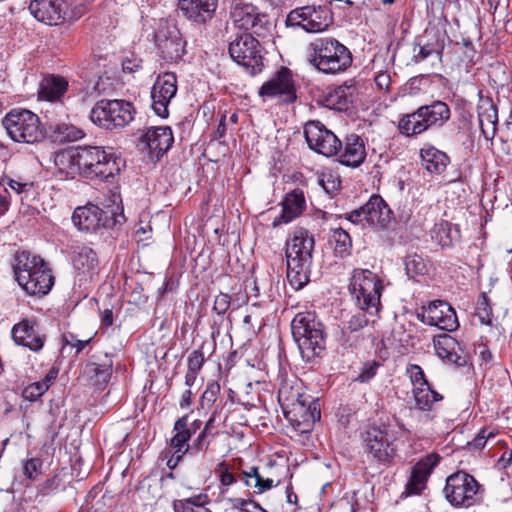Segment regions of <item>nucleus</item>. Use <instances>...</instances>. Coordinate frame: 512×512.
Segmentation results:
<instances>
[{"label":"nucleus","mask_w":512,"mask_h":512,"mask_svg":"<svg viewBox=\"0 0 512 512\" xmlns=\"http://www.w3.org/2000/svg\"><path fill=\"white\" fill-rule=\"evenodd\" d=\"M300 396L299 393L296 394L298 398ZM296 404H294V408H297V412L301 417L307 418L311 420V422L316 423L321 419V405L319 399L312 400L309 405L306 407L304 402H301L297 399Z\"/></svg>","instance_id":"obj_42"},{"label":"nucleus","mask_w":512,"mask_h":512,"mask_svg":"<svg viewBox=\"0 0 512 512\" xmlns=\"http://www.w3.org/2000/svg\"><path fill=\"white\" fill-rule=\"evenodd\" d=\"M383 285L380 277L368 269H355L349 283L351 298L360 310L378 314Z\"/></svg>","instance_id":"obj_4"},{"label":"nucleus","mask_w":512,"mask_h":512,"mask_svg":"<svg viewBox=\"0 0 512 512\" xmlns=\"http://www.w3.org/2000/svg\"><path fill=\"white\" fill-rule=\"evenodd\" d=\"M32 329L33 326L29 325L27 321H22L16 324L12 329V337L14 341L19 344L20 342L27 340L30 333H32Z\"/></svg>","instance_id":"obj_55"},{"label":"nucleus","mask_w":512,"mask_h":512,"mask_svg":"<svg viewBox=\"0 0 512 512\" xmlns=\"http://www.w3.org/2000/svg\"><path fill=\"white\" fill-rule=\"evenodd\" d=\"M443 363L454 365L456 368H467L469 371L472 368L470 354H438Z\"/></svg>","instance_id":"obj_50"},{"label":"nucleus","mask_w":512,"mask_h":512,"mask_svg":"<svg viewBox=\"0 0 512 512\" xmlns=\"http://www.w3.org/2000/svg\"><path fill=\"white\" fill-rule=\"evenodd\" d=\"M43 344H44L43 336L38 334L33 328L32 333H30V336L27 338V340L20 342L18 345L27 347L32 351H38L43 347Z\"/></svg>","instance_id":"obj_60"},{"label":"nucleus","mask_w":512,"mask_h":512,"mask_svg":"<svg viewBox=\"0 0 512 512\" xmlns=\"http://www.w3.org/2000/svg\"><path fill=\"white\" fill-rule=\"evenodd\" d=\"M310 65L325 74L346 71L352 64L350 50L333 37H317L306 47Z\"/></svg>","instance_id":"obj_3"},{"label":"nucleus","mask_w":512,"mask_h":512,"mask_svg":"<svg viewBox=\"0 0 512 512\" xmlns=\"http://www.w3.org/2000/svg\"><path fill=\"white\" fill-rule=\"evenodd\" d=\"M29 10L38 21L59 25L66 20L69 4L67 0H32Z\"/></svg>","instance_id":"obj_19"},{"label":"nucleus","mask_w":512,"mask_h":512,"mask_svg":"<svg viewBox=\"0 0 512 512\" xmlns=\"http://www.w3.org/2000/svg\"><path fill=\"white\" fill-rule=\"evenodd\" d=\"M338 161L342 165L357 168L366 158V150L363 139L356 135L351 134L345 138L344 146L341 145V150L337 154Z\"/></svg>","instance_id":"obj_26"},{"label":"nucleus","mask_w":512,"mask_h":512,"mask_svg":"<svg viewBox=\"0 0 512 512\" xmlns=\"http://www.w3.org/2000/svg\"><path fill=\"white\" fill-rule=\"evenodd\" d=\"M278 354L279 365L282 367L284 364L288 365L290 369H294L295 372L300 370L314 369L315 365L318 364L316 357L319 354Z\"/></svg>","instance_id":"obj_37"},{"label":"nucleus","mask_w":512,"mask_h":512,"mask_svg":"<svg viewBox=\"0 0 512 512\" xmlns=\"http://www.w3.org/2000/svg\"><path fill=\"white\" fill-rule=\"evenodd\" d=\"M365 206L367 225L379 229H385L389 226L393 218V212L380 196H372Z\"/></svg>","instance_id":"obj_27"},{"label":"nucleus","mask_w":512,"mask_h":512,"mask_svg":"<svg viewBox=\"0 0 512 512\" xmlns=\"http://www.w3.org/2000/svg\"><path fill=\"white\" fill-rule=\"evenodd\" d=\"M314 246V236L303 228L295 230L286 242L287 279L295 290L310 281Z\"/></svg>","instance_id":"obj_2"},{"label":"nucleus","mask_w":512,"mask_h":512,"mask_svg":"<svg viewBox=\"0 0 512 512\" xmlns=\"http://www.w3.org/2000/svg\"><path fill=\"white\" fill-rule=\"evenodd\" d=\"M407 373L410 376L412 383L415 387H423L429 385L425 378L422 368L418 365L412 364L407 368Z\"/></svg>","instance_id":"obj_56"},{"label":"nucleus","mask_w":512,"mask_h":512,"mask_svg":"<svg viewBox=\"0 0 512 512\" xmlns=\"http://www.w3.org/2000/svg\"><path fill=\"white\" fill-rule=\"evenodd\" d=\"M42 461L39 458H31L24 464V474L29 479H35L41 472Z\"/></svg>","instance_id":"obj_61"},{"label":"nucleus","mask_w":512,"mask_h":512,"mask_svg":"<svg viewBox=\"0 0 512 512\" xmlns=\"http://www.w3.org/2000/svg\"><path fill=\"white\" fill-rule=\"evenodd\" d=\"M422 166L432 174H441L450 163L449 156L432 145H425L420 150Z\"/></svg>","instance_id":"obj_30"},{"label":"nucleus","mask_w":512,"mask_h":512,"mask_svg":"<svg viewBox=\"0 0 512 512\" xmlns=\"http://www.w3.org/2000/svg\"><path fill=\"white\" fill-rule=\"evenodd\" d=\"M219 392L220 385L217 382L209 383L201 397L202 407L212 405L216 401Z\"/></svg>","instance_id":"obj_57"},{"label":"nucleus","mask_w":512,"mask_h":512,"mask_svg":"<svg viewBox=\"0 0 512 512\" xmlns=\"http://www.w3.org/2000/svg\"><path fill=\"white\" fill-rule=\"evenodd\" d=\"M47 391V386L40 382H34L26 386L22 391V397L25 400L34 402L41 398V396Z\"/></svg>","instance_id":"obj_52"},{"label":"nucleus","mask_w":512,"mask_h":512,"mask_svg":"<svg viewBox=\"0 0 512 512\" xmlns=\"http://www.w3.org/2000/svg\"><path fill=\"white\" fill-rule=\"evenodd\" d=\"M482 486L470 474L456 472L446 480L444 493L446 499L455 507H470L481 500Z\"/></svg>","instance_id":"obj_11"},{"label":"nucleus","mask_w":512,"mask_h":512,"mask_svg":"<svg viewBox=\"0 0 512 512\" xmlns=\"http://www.w3.org/2000/svg\"><path fill=\"white\" fill-rule=\"evenodd\" d=\"M287 22L292 26L301 27L306 32L317 33L333 24V14L327 5H306L290 11Z\"/></svg>","instance_id":"obj_13"},{"label":"nucleus","mask_w":512,"mask_h":512,"mask_svg":"<svg viewBox=\"0 0 512 512\" xmlns=\"http://www.w3.org/2000/svg\"><path fill=\"white\" fill-rule=\"evenodd\" d=\"M355 87L340 85L329 91L324 98L325 105L337 111H346L353 102Z\"/></svg>","instance_id":"obj_33"},{"label":"nucleus","mask_w":512,"mask_h":512,"mask_svg":"<svg viewBox=\"0 0 512 512\" xmlns=\"http://www.w3.org/2000/svg\"><path fill=\"white\" fill-rule=\"evenodd\" d=\"M400 431L390 426L370 427L361 434L362 447L373 461L389 466L397 456Z\"/></svg>","instance_id":"obj_5"},{"label":"nucleus","mask_w":512,"mask_h":512,"mask_svg":"<svg viewBox=\"0 0 512 512\" xmlns=\"http://www.w3.org/2000/svg\"><path fill=\"white\" fill-rule=\"evenodd\" d=\"M417 317L424 324L436 326L441 330L452 332L459 327L454 308L443 300H435L423 306Z\"/></svg>","instance_id":"obj_15"},{"label":"nucleus","mask_w":512,"mask_h":512,"mask_svg":"<svg viewBox=\"0 0 512 512\" xmlns=\"http://www.w3.org/2000/svg\"><path fill=\"white\" fill-rule=\"evenodd\" d=\"M259 95L269 98L279 97L286 103L294 102L297 95L292 72L286 67H281L270 80L260 87Z\"/></svg>","instance_id":"obj_17"},{"label":"nucleus","mask_w":512,"mask_h":512,"mask_svg":"<svg viewBox=\"0 0 512 512\" xmlns=\"http://www.w3.org/2000/svg\"><path fill=\"white\" fill-rule=\"evenodd\" d=\"M69 160L86 179L112 182L124 166V160L100 146H78L69 152Z\"/></svg>","instance_id":"obj_1"},{"label":"nucleus","mask_w":512,"mask_h":512,"mask_svg":"<svg viewBox=\"0 0 512 512\" xmlns=\"http://www.w3.org/2000/svg\"><path fill=\"white\" fill-rule=\"evenodd\" d=\"M216 472L220 474V483L223 486H230L236 482L234 475L229 471L225 462L218 464Z\"/></svg>","instance_id":"obj_62"},{"label":"nucleus","mask_w":512,"mask_h":512,"mask_svg":"<svg viewBox=\"0 0 512 512\" xmlns=\"http://www.w3.org/2000/svg\"><path fill=\"white\" fill-rule=\"evenodd\" d=\"M433 343L436 352H457L462 350L461 344L447 333L435 336Z\"/></svg>","instance_id":"obj_43"},{"label":"nucleus","mask_w":512,"mask_h":512,"mask_svg":"<svg viewBox=\"0 0 512 512\" xmlns=\"http://www.w3.org/2000/svg\"><path fill=\"white\" fill-rule=\"evenodd\" d=\"M291 329L300 352L326 349L323 325L316 320L313 312L298 313L292 320Z\"/></svg>","instance_id":"obj_10"},{"label":"nucleus","mask_w":512,"mask_h":512,"mask_svg":"<svg viewBox=\"0 0 512 512\" xmlns=\"http://www.w3.org/2000/svg\"><path fill=\"white\" fill-rule=\"evenodd\" d=\"M177 92V78L172 72L158 75L151 90L152 108L156 115L166 117L168 104Z\"/></svg>","instance_id":"obj_18"},{"label":"nucleus","mask_w":512,"mask_h":512,"mask_svg":"<svg viewBox=\"0 0 512 512\" xmlns=\"http://www.w3.org/2000/svg\"><path fill=\"white\" fill-rule=\"evenodd\" d=\"M155 44L161 57L169 62L179 61L185 53V41L175 25L166 24L154 35Z\"/></svg>","instance_id":"obj_16"},{"label":"nucleus","mask_w":512,"mask_h":512,"mask_svg":"<svg viewBox=\"0 0 512 512\" xmlns=\"http://www.w3.org/2000/svg\"><path fill=\"white\" fill-rule=\"evenodd\" d=\"M231 304V297L228 294L220 293L216 296L213 310L219 315L223 316L229 309Z\"/></svg>","instance_id":"obj_59"},{"label":"nucleus","mask_w":512,"mask_h":512,"mask_svg":"<svg viewBox=\"0 0 512 512\" xmlns=\"http://www.w3.org/2000/svg\"><path fill=\"white\" fill-rule=\"evenodd\" d=\"M380 366L381 362L376 360L364 363L360 374L356 377L355 380L361 383L370 381L376 375L377 369Z\"/></svg>","instance_id":"obj_53"},{"label":"nucleus","mask_w":512,"mask_h":512,"mask_svg":"<svg viewBox=\"0 0 512 512\" xmlns=\"http://www.w3.org/2000/svg\"><path fill=\"white\" fill-rule=\"evenodd\" d=\"M73 265L81 273L92 276L96 273L99 265L96 252L87 246L79 248L73 259Z\"/></svg>","instance_id":"obj_36"},{"label":"nucleus","mask_w":512,"mask_h":512,"mask_svg":"<svg viewBox=\"0 0 512 512\" xmlns=\"http://www.w3.org/2000/svg\"><path fill=\"white\" fill-rule=\"evenodd\" d=\"M282 213L273 221V226L289 223L302 214L306 207L304 193L300 189H294L286 194L282 202Z\"/></svg>","instance_id":"obj_28"},{"label":"nucleus","mask_w":512,"mask_h":512,"mask_svg":"<svg viewBox=\"0 0 512 512\" xmlns=\"http://www.w3.org/2000/svg\"><path fill=\"white\" fill-rule=\"evenodd\" d=\"M32 329L33 326L29 325L27 321H22L16 324L12 329V337L14 341L19 344L20 342L27 340L30 333H32Z\"/></svg>","instance_id":"obj_54"},{"label":"nucleus","mask_w":512,"mask_h":512,"mask_svg":"<svg viewBox=\"0 0 512 512\" xmlns=\"http://www.w3.org/2000/svg\"><path fill=\"white\" fill-rule=\"evenodd\" d=\"M53 137L59 142H70L81 139L84 133L79 128L67 124V123H56L50 126Z\"/></svg>","instance_id":"obj_39"},{"label":"nucleus","mask_w":512,"mask_h":512,"mask_svg":"<svg viewBox=\"0 0 512 512\" xmlns=\"http://www.w3.org/2000/svg\"><path fill=\"white\" fill-rule=\"evenodd\" d=\"M285 417L292 424V426L301 434L309 433L314 427V422L311 420L301 417L297 412V408H293L292 411L286 412Z\"/></svg>","instance_id":"obj_46"},{"label":"nucleus","mask_w":512,"mask_h":512,"mask_svg":"<svg viewBox=\"0 0 512 512\" xmlns=\"http://www.w3.org/2000/svg\"><path fill=\"white\" fill-rule=\"evenodd\" d=\"M74 225L81 231L94 232L105 227L108 221L106 213L98 206L88 204L77 207L72 215Z\"/></svg>","instance_id":"obj_20"},{"label":"nucleus","mask_w":512,"mask_h":512,"mask_svg":"<svg viewBox=\"0 0 512 512\" xmlns=\"http://www.w3.org/2000/svg\"><path fill=\"white\" fill-rule=\"evenodd\" d=\"M43 263L45 261L40 256L26 250L17 251L13 257L12 268L18 284L26 281L27 274L32 273Z\"/></svg>","instance_id":"obj_29"},{"label":"nucleus","mask_w":512,"mask_h":512,"mask_svg":"<svg viewBox=\"0 0 512 512\" xmlns=\"http://www.w3.org/2000/svg\"><path fill=\"white\" fill-rule=\"evenodd\" d=\"M228 51L233 61L244 67L251 75L262 71L264 66L262 48L253 35H238L230 42Z\"/></svg>","instance_id":"obj_12"},{"label":"nucleus","mask_w":512,"mask_h":512,"mask_svg":"<svg viewBox=\"0 0 512 512\" xmlns=\"http://www.w3.org/2000/svg\"><path fill=\"white\" fill-rule=\"evenodd\" d=\"M475 315L479 318L481 324L490 325L492 322V306L485 292H482L477 300Z\"/></svg>","instance_id":"obj_44"},{"label":"nucleus","mask_w":512,"mask_h":512,"mask_svg":"<svg viewBox=\"0 0 512 512\" xmlns=\"http://www.w3.org/2000/svg\"><path fill=\"white\" fill-rule=\"evenodd\" d=\"M101 362H89L84 367V374L93 382L94 385L103 389L109 382L112 376L113 362L107 357Z\"/></svg>","instance_id":"obj_34"},{"label":"nucleus","mask_w":512,"mask_h":512,"mask_svg":"<svg viewBox=\"0 0 512 512\" xmlns=\"http://www.w3.org/2000/svg\"><path fill=\"white\" fill-rule=\"evenodd\" d=\"M440 456L436 453L428 454L421 458L412 468L411 476L406 485V490L410 494H419L425 488L426 482L440 461Z\"/></svg>","instance_id":"obj_21"},{"label":"nucleus","mask_w":512,"mask_h":512,"mask_svg":"<svg viewBox=\"0 0 512 512\" xmlns=\"http://www.w3.org/2000/svg\"><path fill=\"white\" fill-rule=\"evenodd\" d=\"M345 218L353 224H361L364 226L366 224V206L363 205L360 208L345 214Z\"/></svg>","instance_id":"obj_63"},{"label":"nucleus","mask_w":512,"mask_h":512,"mask_svg":"<svg viewBox=\"0 0 512 512\" xmlns=\"http://www.w3.org/2000/svg\"><path fill=\"white\" fill-rule=\"evenodd\" d=\"M61 485V479L58 476H53L46 479L38 487V493L42 496H48L55 492Z\"/></svg>","instance_id":"obj_58"},{"label":"nucleus","mask_w":512,"mask_h":512,"mask_svg":"<svg viewBox=\"0 0 512 512\" xmlns=\"http://www.w3.org/2000/svg\"><path fill=\"white\" fill-rule=\"evenodd\" d=\"M377 315L360 309L354 313L347 322L346 327L342 330L343 348H360L358 343L364 340V338L358 332L368 326L369 323H373Z\"/></svg>","instance_id":"obj_23"},{"label":"nucleus","mask_w":512,"mask_h":512,"mask_svg":"<svg viewBox=\"0 0 512 512\" xmlns=\"http://www.w3.org/2000/svg\"><path fill=\"white\" fill-rule=\"evenodd\" d=\"M2 124L15 142L35 144L45 139V128L39 117L30 110L12 109L3 118Z\"/></svg>","instance_id":"obj_6"},{"label":"nucleus","mask_w":512,"mask_h":512,"mask_svg":"<svg viewBox=\"0 0 512 512\" xmlns=\"http://www.w3.org/2000/svg\"><path fill=\"white\" fill-rule=\"evenodd\" d=\"M434 238L441 247H449L452 245L451 229L447 222L436 224L433 230Z\"/></svg>","instance_id":"obj_51"},{"label":"nucleus","mask_w":512,"mask_h":512,"mask_svg":"<svg viewBox=\"0 0 512 512\" xmlns=\"http://www.w3.org/2000/svg\"><path fill=\"white\" fill-rule=\"evenodd\" d=\"M478 120L484 138L493 140L498 124L497 107L490 101L483 102L478 106Z\"/></svg>","instance_id":"obj_32"},{"label":"nucleus","mask_w":512,"mask_h":512,"mask_svg":"<svg viewBox=\"0 0 512 512\" xmlns=\"http://www.w3.org/2000/svg\"><path fill=\"white\" fill-rule=\"evenodd\" d=\"M204 363L203 354H192L188 358V371L198 374Z\"/></svg>","instance_id":"obj_64"},{"label":"nucleus","mask_w":512,"mask_h":512,"mask_svg":"<svg viewBox=\"0 0 512 512\" xmlns=\"http://www.w3.org/2000/svg\"><path fill=\"white\" fill-rule=\"evenodd\" d=\"M443 50V44L438 41L419 45L418 52L416 53L414 50L413 61L415 63H420L430 57H434L438 61H441Z\"/></svg>","instance_id":"obj_41"},{"label":"nucleus","mask_w":512,"mask_h":512,"mask_svg":"<svg viewBox=\"0 0 512 512\" xmlns=\"http://www.w3.org/2000/svg\"><path fill=\"white\" fill-rule=\"evenodd\" d=\"M332 239L335 242L334 251L340 256L349 253L352 246V240L347 231L342 228L335 229L332 234Z\"/></svg>","instance_id":"obj_45"},{"label":"nucleus","mask_w":512,"mask_h":512,"mask_svg":"<svg viewBox=\"0 0 512 512\" xmlns=\"http://www.w3.org/2000/svg\"><path fill=\"white\" fill-rule=\"evenodd\" d=\"M217 4L218 0H179L178 7L187 19L203 24L212 18Z\"/></svg>","instance_id":"obj_24"},{"label":"nucleus","mask_w":512,"mask_h":512,"mask_svg":"<svg viewBox=\"0 0 512 512\" xmlns=\"http://www.w3.org/2000/svg\"><path fill=\"white\" fill-rule=\"evenodd\" d=\"M230 18L237 28L245 31L244 34L259 38H267L272 34L273 24L269 15L251 3H233L230 7Z\"/></svg>","instance_id":"obj_9"},{"label":"nucleus","mask_w":512,"mask_h":512,"mask_svg":"<svg viewBox=\"0 0 512 512\" xmlns=\"http://www.w3.org/2000/svg\"><path fill=\"white\" fill-rule=\"evenodd\" d=\"M308 146L326 157L336 156L341 150V141L319 121H309L304 127Z\"/></svg>","instance_id":"obj_14"},{"label":"nucleus","mask_w":512,"mask_h":512,"mask_svg":"<svg viewBox=\"0 0 512 512\" xmlns=\"http://www.w3.org/2000/svg\"><path fill=\"white\" fill-rule=\"evenodd\" d=\"M174 142L172 130L168 126L152 127L140 138L141 149L155 152L157 158L167 152Z\"/></svg>","instance_id":"obj_22"},{"label":"nucleus","mask_w":512,"mask_h":512,"mask_svg":"<svg viewBox=\"0 0 512 512\" xmlns=\"http://www.w3.org/2000/svg\"><path fill=\"white\" fill-rule=\"evenodd\" d=\"M413 394L416 407L422 411L430 410L434 402L442 399V396L438 392L432 390L430 385L415 387Z\"/></svg>","instance_id":"obj_38"},{"label":"nucleus","mask_w":512,"mask_h":512,"mask_svg":"<svg viewBox=\"0 0 512 512\" xmlns=\"http://www.w3.org/2000/svg\"><path fill=\"white\" fill-rule=\"evenodd\" d=\"M450 118L448 105L441 101H435L431 105L419 107L413 113L405 115L399 122V130L402 134L413 136L426 131L434 125H442Z\"/></svg>","instance_id":"obj_8"},{"label":"nucleus","mask_w":512,"mask_h":512,"mask_svg":"<svg viewBox=\"0 0 512 512\" xmlns=\"http://www.w3.org/2000/svg\"><path fill=\"white\" fill-rule=\"evenodd\" d=\"M405 271L409 278L427 274L428 267L425 259L417 253L408 254L404 259Z\"/></svg>","instance_id":"obj_40"},{"label":"nucleus","mask_w":512,"mask_h":512,"mask_svg":"<svg viewBox=\"0 0 512 512\" xmlns=\"http://www.w3.org/2000/svg\"><path fill=\"white\" fill-rule=\"evenodd\" d=\"M173 430L176 432L175 435L170 440V446L174 450L175 453H179L181 455L191 454V444H189V440L191 439L190 433L188 431V416L184 415L176 420L174 423Z\"/></svg>","instance_id":"obj_35"},{"label":"nucleus","mask_w":512,"mask_h":512,"mask_svg":"<svg viewBox=\"0 0 512 512\" xmlns=\"http://www.w3.org/2000/svg\"><path fill=\"white\" fill-rule=\"evenodd\" d=\"M242 474L246 478H254V487L257 488V493H263L273 487L272 479H263L259 474V469L256 466L250 468L249 471H243Z\"/></svg>","instance_id":"obj_49"},{"label":"nucleus","mask_w":512,"mask_h":512,"mask_svg":"<svg viewBox=\"0 0 512 512\" xmlns=\"http://www.w3.org/2000/svg\"><path fill=\"white\" fill-rule=\"evenodd\" d=\"M54 284V277L47 263L39 265L32 273L27 274L26 281L19 285L30 295H45Z\"/></svg>","instance_id":"obj_25"},{"label":"nucleus","mask_w":512,"mask_h":512,"mask_svg":"<svg viewBox=\"0 0 512 512\" xmlns=\"http://www.w3.org/2000/svg\"><path fill=\"white\" fill-rule=\"evenodd\" d=\"M318 182L328 194H334L341 185L340 177L332 171L321 173Z\"/></svg>","instance_id":"obj_47"},{"label":"nucleus","mask_w":512,"mask_h":512,"mask_svg":"<svg viewBox=\"0 0 512 512\" xmlns=\"http://www.w3.org/2000/svg\"><path fill=\"white\" fill-rule=\"evenodd\" d=\"M214 437L215 435H209L206 431H201L191 444L190 455L196 456L199 453H206Z\"/></svg>","instance_id":"obj_48"},{"label":"nucleus","mask_w":512,"mask_h":512,"mask_svg":"<svg viewBox=\"0 0 512 512\" xmlns=\"http://www.w3.org/2000/svg\"><path fill=\"white\" fill-rule=\"evenodd\" d=\"M68 89V81L61 76L44 77L39 85L38 97L47 101H58Z\"/></svg>","instance_id":"obj_31"},{"label":"nucleus","mask_w":512,"mask_h":512,"mask_svg":"<svg viewBox=\"0 0 512 512\" xmlns=\"http://www.w3.org/2000/svg\"><path fill=\"white\" fill-rule=\"evenodd\" d=\"M135 108L129 101L122 99H101L90 112L91 121L106 130H118L133 121Z\"/></svg>","instance_id":"obj_7"}]
</instances>
